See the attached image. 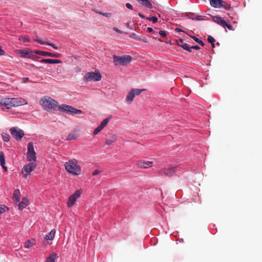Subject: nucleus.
Returning <instances> with one entry per match:
<instances>
[{
  "mask_svg": "<svg viewBox=\"0 0 262 262\" xmlns=\"http://www.w3.org/2000/svg\"><path fill=\"white\" fill-rule=\"evenodd\" d=\"M10 133L17 141H21L25 134L24 131L17 127H13L10 129Z\"/></svg>",
  "mask_w": 262,
  "mask_h": 262,
  "instance_id": "0eeeda50",
  "label": "nucleus"
},
{
  "mask_svg": "<svg viewBox=\"0 0 262 262\" xmlns=\"http://www.w3.org/2000/svg\"><path fill=\"white\" fill-rule=\"evenodd\" d=\"M191 49H195V50H199L200 49V48L198 46L196 45V46H193L191 47L190 50Z\"/></svg>",
  "mask_w": 262,
  "mask_h": 262,
  "instance_id": "49530a36",
  "label": "nucleus"
},
{
  "mask_svg": "<svg viewBox=\"0 0 262 262\" xmlns=\"http://www.w3.org/2000/svg\"><path fill=\"white\" fill-rule=\"evenodd\" d=\"M213 20L214 22L221 25L223 26V24H225V20L223 19L221 17L214 16L213 17Z\"/></svg>",
  "mask_w": 262,
  "mask_h": 262,
  "instance_id": "a878e982",
  "label": "nucleus"
},
{
  "mask_svg": "<svg viewBox=\"0 0 262 262\" xmlns=\"http://www.w3.org/2000/svg\"><path fill=\"white\" fill-rule=\"evenodd\" d=\"M8 208L5 205H0V214L8 210Z\"/></svg>",
  "mask_w": 262,
  "mask_h": 262,
  "instance_id": "c756f323",
  "label": "nucleus"
},
{
  "mask_svg": "<svg viewBox=\"0 0 262 262\" xmlns=\"http://www.w3.org/2000/svg\"><path fill=\"white\" fill-rule=\"evenodd\" d=\"M159 34L162 37H165L166 36V33L164 31L160 30L159 31Z\"/></svg>",
  "mask_w": 262,
  "mask_h": 262,
  "instance_id": "37998d69",
  "label": "nucleus"
},
{
  "mask_svg": "<svg viewBox=\"0 0 262 262\" xmlns=\"http://www.w3.org/2000/svg\"><path fill=\"white\" fill-rule=\"evenodd\" d=\"M175 31H176V32H183V31L181 29H180L179 28H176L175 29Z\"/></svg>",
  "mask_w": 262,
  "mask_h": 262,
  "instance_id": "864d4df0",
  "label": "nucleus"
},
{
  "mask_svg": "<svg viewBox=\"0 0 262 262\" xmlns=\"http://www.w3.org/2000/svg\"><path fill=\"white\" fill-rule=\"evenodd\" d=\"M211 46H212V47L213 48H214L215 47V45H214V43H213V44H211Z\"/></svg>",
  "mask_w": 262,
  "mask_h": 262,
  "instance_id": "4d7b16f0",
  "label": "nucleus"
},
{
  "mask_svg": "<svg viewBox=\"0 0 262 262\" xmlns=\"http://www.w3.org/2000/svg\"><path fill=\"white\" fill-rule=\"evenodd\" d=\"M147 19L150 21H152L153 23H156L158 21V18L156 16H152L150 17H147Z\"/></svg>",
  "mask_w": 262,
  "mask_h": 262,
  "instance_id": "c9c22d12",
  "label": "nucleus"
},
{
  "mask_svg": "<svg viewBox=\"0 0 262 262\" xmlns=\"http://www.w3.org/2000/svg\"><path fill=\"white\" fill-rule=\"evenodd\" d=\"M113 58L115 66H126L133 59L131 56L125 55L122 56H118L117 55H113Z\"/></svg>",
  "mask_w": 262,
  "mask_h": 262,
  "instance_id": "7ed1b4c3",
  "label": "nucleus"
},
{
  "mask_svg": "<svg viewBox=\"0 0 262 262\" xmlns=\"http://www.w3.org/2000/svg\"><path fill=\"white\" fill-rule=\"evenodd\" d=\"M11 100L12 107L28 104L27 101L21 98H11Z\"/></svg>",
  "mask_w": 262,
  "mask_h": 262,
  "instance_id": "f8f14e48",
  "label": "nucleus"
},
{
  "mask_svg": "<svg viewBox=\"0 0 262 262\" xmlns=\"http://www.w3.org/2000/svg\"><path fill=\"white\" fill-rule=\"evenodd\" d=\"M101 79V75L99 72H88L83 77V79L86 82L98 81Z\"/></svg>",
  "mask_w": 262,
  "mask_h": 262,
  "instance_id": "20e7f679",
  "label": "nucleus"
},
{
  "mask_svg": "<svg viewBox=\"0 0 262 262\" xmlns=\"http://www.w3.org/2000/svg\"><path fill=\"white\" fill-rule=\"evenodd\" d=\"M66 170L75 176L79 175L81 172V167L78 164L77 161L73 159L69 160L64 164Z\"/></svg>",
  "mask_w": 262,
  "mask_h": 262,
  "instance_id": "f257e3e1",
  "label": "nucleus"
},
{
  "mask_svg": "<svg viewBox=\"0 0 262 262\" xmlns=\"http://www.w3.org/2000/svg\"><path fill=\"white\" fill-rule=\"evenodd\" d=\"M191 16H190V17H193V16L194 15V14H191Z\"/></svg>",
  "mask_w": 262,
  "mask_h": 262,
  "instance_id": "bf43d9fd",
  "label": "nucleus"
},
{
  "mask_svg": "<svg viewBox=\"0 0 262 262\" xmlns=\"http://www.w3.org/2000/svg\"><path fill=\"white\" fill-rule=\"evenodd\" d=\"M102 129V128L99 125L94 129L93 132L94 135H96L98 134Z\"/></svg>",
  "mask_w": 262,
  "mask_h": 262,
  "instance_id": "f704fd0d",
  "label": "nucleus"
},
{
  "mask_svg": "<svg viewBox=\"0 0 262 262\" xmlns=\"http://www.w3.org/2000/svg\"><path fill=\"white\" fill-rule=\"evenodd\" d=\"M35 41L39 43L41 45H47L50 46H51L52 47H53L54 49H55L56 50L58 49V48L56 45H55L54 43H50V42H47V41H43L40 39H36L35 40Z\"/></svg>",
  "mask_w": 262,
  "mask_h": 262,
  "instance_id": "412c9836",
  "label": "nucleus"
},
{
  "mask_svg": "<svg viewBox=\"0 0 262 262\" xmlns=\"http://www.w3.org/2000/svg\"><path fill=\"white\" fill-rule=\"evenodd\" d=\"M176 167L173 166H169L168 167L161 168L159 171V173L160 174H164L166 176L171 177L175 173Z\"/></svg>",
  "mask_w": 262,
  "mask_h": 262,
  "instance_id": "9d476101",
  "label": "nucleus"
},
{
  "mask_svg": "<svg viewBox=\"0 0 262 262\" xmlns=\"http://www.w3.org/2000/svg\"><path fill=\"white\" fill-rule=\"evenodd\" d=\"M81 194V190L80 189H78L69 197L68 201L69 207H71L75 204L76 200L79 198Z\"/></svg>",
  "mask_w": 262,
  "mask_h": 262,
  "instance_id": "9b49d317",
  "label": "nucleus"
},
{
  "mask_svg": "<svg viewBox=\"0 0 262 262\" xmlns=\"http://www.w3.org/2000/svg\"><path fill=\"white\" fill-rule=\"evenodd\" d=\"M191 16H190V17H193V16L194 15V14H191Z\"/></svg>",
  "mask_w": 262,
  "mask_h": 262,
  "instance_id": "13d9d810",
  "label": "nucleus"
},
{
  "mask_svg": "<svg viewBox=\"0 0 262 262\" xmlns=\"http://www.w3.org/2000/svg\"><path fill=\"white\" fill-rule=\"evenodd\" d=\"M176 41L179 47H181L180 45H182V44L184 43L182 39H180L179 40H176Z\"/></svg>",
  "mask_w": 262,
  "mask_h": 262,
  "instance_id": "a19ab883",
  "label": "nucleus"
},
{
  "mask_svg": "<svg viewBox=\"0 0 262 262\" xmlns=\"http://www.w3.org/2000/svg\"><path fill=\"white\" fill-rule=\"evenodd\" d=\"M5 54V51L2 49V47L0 46V55H3Z\"/></svg>",
  "mask_w": 262,
  "mask_h": 262,
  "instance_id": "3c124183",
  "label": "nucleus"
},
{
  "mask_svg": "<svg viewBox=\"0 0 262 262\" xmlns=\"http://www.w3.org/2000/svg\"><path fill=\"white\" fill-rule=\"evenodd\" d=\"M18 52L22 57L29 58H32L34 56V53H35L34 51L31 50H19Z\"/></svg>",
  "mask_w": 262,
  "mask_h": 262,
  "instance_id": "2eb2a0df",
  "label": "nucleus"
},
{
  "mask_svg": "<svg viewBox=\"0 0 262 262\" xmlns=\"http://www.w3.org/2000/svg\"><path fill=\"white\" fill-rule=\"evenodd\" d=\"M101 172V171H100V170H99L97 169V170H95L93 172V173H92V175H93V176H96V175H97V174H98L100 173Z\"/></svg>",
  "mask_w": 262,
  "mask_h": 262,
  "instance_id": "79ce46f5",
  "label": "nucleus"
},
{
  "mask_svg": "<svg viewBox=\"0 0 262 262\" xmlns=\"http://www.w3.org/2000/svg\"><path fill=\"white\" fill-rule=\"evenodd\" d=\"M40 62L41 63H47L50 64L53 63H60L62 62L61 60L58 59H42Z\"/></svg>",
  "mask_w": 262,
  "mask_h": 262,
  "instance_id": "a211bd4d",
  "label": "nucleus"
},
{
  "mask_svg": "<svg viewBox=\"0 0 262 262\" xmlns=\"http://www.w3.org/2000/svg\"><path fill=\"white\" fill-rule=\"evenodd\" d=\"M5 106L9 109L12 107L11 98H4L0 99V107Z\"/></svg>",
  "mask_w": 262,
  "mask_h": 262,
  "instance_id": "4468645a",
  "label": "nucleus"
},
{
  "mask_svg": "<svg viewBox=\"0 0 262 262\" xmlns=\"http://www.w3.org/2000/svg\"><path fill=\"white\" fill-rule=\"evenodd\" d=\"M34 53L36 54L40 55L43 56H49L56 58H59L61 57V54L59 53H52L51 52L41 51L38 50H35Z\"/></svg>",
  "mask_w": 262,
  "mask_h": 262,
  "instance_id": "ddd939ff",
  "label": "nucleus"
},
{
  "mask_svg": "<svg viewBox=\"0 0 262 262\" xmlns=\"http://www.w3.org/2000/svg\"><path fill=\"white\" fill-rule=\"evenodd\" d=\"M27 205L28 199L24 197L22 199L21 202H20L18 205V209L20 210H22L24 208H25Z\"/></svg>",
  "mask_w": 262,
  "mask_h": 262,
  "instance_id": "aec40b11",
  "label": "nucleus"
},
{
  "mask_svg": "<svg viewBox=\"0 0 262 262\" xmlns=\"http://www.w3.org/2000/svg\"><path fill=\"white\" fill-rule=\"evenodd\" d=\"M117 136L113 135L110 139H107L105 141V144L107 145H112L117 141Z\"/></svg>",
  "mask_w": 262,
  "mask_h": 262,
  "instance_id": "5701e85b",
  "label": "nucleus"
},
{
  "mask_svg": "<svg viewBox=\"0 0 262 262\" xmlns=\"http://www.w3.org/2000/svg\"><path fill=\"white\" fill-rule=\"evenodd\" d=\"M223 3V0H210L211 6L216 8H221Z\"/></svg>",
  "mask_w": 262,
  "mask_h": 262,
  "instance_id": "f3484780",
  "label": "nucleus"
},
{
  "mask_svg": "<svg viewBox=\"0 0 262 262\" xmlns=\"http://www.w3.org/2000/svg\"><path fill=\"white\" fill-rule=\"evenodd\" d=\"M138 15H139L140 17H141V18H145V16H144L143 14H141V13H139V14H138Z\"/></svg>",
  "mask_w": 262,
  "mask_h": 262,
  "instance_id": "5fc2aeb1",
  "label": "nucleus"
},
{
  "mask_svg": "<svg viewBox=\"0 0 262 262\" xmlns=\"http://www.w3.org/2000/svg\"><path fill=\"white\" fill-rule=\"evenodd\" d=\"M208 41L211 44H213L215 41L214 38L211 36H208L207 38Z\"/></svg>",
  "mask_w": 262,
  "mask_h": 262,
  "instance_id": "4c0bfd02",
  "label": "nucleus"
},
{
  "mask_svg": "<svg viewBox=\"0 0 262 262\" xmlns=\"http://www.w3.org/2000/svg\"><path fill=\"white\" fill-rule=\"evenodd\" d=\"M100 14H101V15H103V16L107 17H109L111 16V14L110 13H100Z\"/></svg>",
  "mask_w": 262,
  "mask_h": 262,
  "instance_id": "c03bdc74",
  "label": "nucleus"
},
{
  "mask_svg": "<svg viewBox=\"0 0 262 262\" xmlns=\"http://www.w3.org/2000/svg\"><path fill=\"white\" fill-rule=\"evenodd\" d=\"M36 167V164L34 163H30L24 166L22 172L24 174V177L27 178L28 175L30 174V173L34 170Z\"/></svg>",
  "mask_w": 262,
  "mask_h": 262,
  "instance_id": "1a4fd4ad",
  "label": "nucleus"
},
{
  "mask_svg": "<svg viewBox=\"0 0 262 262\" xmlns=\"http://www.w3.org/2000/svg\"><path fill=\"white\" fill-rule=\"evenodd\" d=\"M78 137V134L77 133H71L67 138V140L70 141L76 139Z\"/></svg>",
  "mask_w": 262,
  "mask_h": 262,
  "instance_id": "cd10ccee",
  "label": "nucleus"
},
{
  "mask_svg": "<svg viewBox=\"0 0 262 262\" xmlns=\"http://www.w3.org/2000/svg\"><path fill=\"white\" fill-rule=\"evenodd\" d=\"M126 7L128 8V9H133V6L132 5L129 4V3H126Z\"/></svg>",
  "mask_w": 262,
  "mask_h": 262,
  "instance_id": "a18cd8bd",
  "label": "nucleus"
},
{
  "mask_svg": "<svg viewBox=\"0 0 262 262\" xmlns=\"http://www.w3.org/2000/svg\"><path fill=\"white\" fill-rule=\"evenodd\" d=\"M227 27V28L230 30H233V28L230 24H228L227 21L225 20V24H223V27Z\"/></svg>",
  "mask_w": 262,
  "mask_h": 262,
  "instance_id": "72a5a7b5",
  "label": "nucleus"
},
{
  "mask_svg": "<svg viewBox=\"0 0 262 262\" xmlns=\"http://www.w3.org/2000/svg\"><path fill=\"white\" fill-rule=\"evenodd\" d=\"M181 47H182L183 49L187 50V51L191 52V50H190V47H189L188 45V44L184 43L183 44H182V45H180Z\"/></svg>",
  "mask_w": 262,
  "mask_h": 262,
  "instance_id": "2f4dec72",
  "label": "nucleus"
},
{
  "mask_svg": "<svg viewBox=\"0 0 262 262\" xmlns=\"http://www.w3.org/2000/svg\"><path fill=\"white\" fill-rule=\"evenodd\" d=\"M29 80V78L27 77V78H24V82H26V81H28Z\"/></svg>",
  "mask_w": 262,
  "mask_h": 262,
  "instance_id": "6e6d98bb",
  "label": "nucleus"
},
{
  "mask_svg": "<svg viewBox=\"0 0 262 262\" xmlns=\"http://www.w3.org/2000/svg\"><path fill=\"white\" fill-rule=\"evenodd\" d=\"M22 40L24 41H29V39L28 37H22Z\"/></svg>",
  "mask_w": 262,
  "mask_h": 262,
  "instance_id": "8fccbe9b",
  "label": "nucleus"
},
{
  "mask_svg": "<svg viewBox=\"0 0 262 262\" xmlns=\"http://www.w3.org/2000/svg\"><path fill=\"white\" fill-rule=\"evenodd\" d=\"M40 104L46 111H50L52 109L55 110L58 106V102L50 97H44L40 100Z\"/></svg>",
  "mask_w": 262,
  "mask_h": 262,
  "instance_id": "f03ea898",
  "label": "nucleus"
},
{
  "mask_svg": "<svg viewBox=\"0 0 262 262\" xmlns=\"http://www.w3.org/2000/svg\"><path fill=\"white\" fill-rule=\"evenodd\" d=\"M55 230L54 229L52 230L50 233L46 234L45 238L46 239L51 241L54 238V237L55 236Z\"/></svg>",
  "mask_w": 262,
  "mask_h": 262,
  "instance_id": "393cba45",
  "label": "nucleus"
},
{
  "mask_svg": "<svg viewBox=\"0 0 262 262\" xmlns=\"http://www.w3.org/2000/svg\"><path fill=\"white\" fill-rule=\"evenodd\" d=\"M110 121V118L107 117L104 119L100 124V126L103 129L108 123Z\"/></svg>",
  "mask_w": 262,
  "mask_h": 262,
  "instance_id": "c85d7f7f",
  "label": "nucleus"
},
{
  "mask_svg": "<svg viewBox=\"0 0 262 262\" xmlns=\"http://www.w3.org/2000/svg\"><path fill=\"white\" fill-rule=\"evenodd\" d=\"M222 7L224 8L226 10H228L231 8L230 6L224 1Z\"/></svg>",
  "mask_w": 262,
  "mask_h": 262,
  "instance_id": "58836bf2",
  "label": "nucleus"
},
{
  "mask_svg": "<svg viewBox=\"0 0 262 262\" xmlns=\"http://www.w3.org/2000/svg\"><path fill=\"white\" fill-rule=\"evenodd\" d=\"M129 37L130 38H134V39H135L136 40H139V39H140V36L137 35V34L134 33H131L129 35Z\"/></svg>",
  "mask_w": 262,
  "mask_h": 262,
  "instance_id": "e433bc0d",
  "label": "nucleus"
},
{
  "mask_svg": "<svg viewBox=\"0 0 262 262\" xmlns=\"http://www.w3.org/2000/svg\"><path fill=\"white\" fill-rule=\"evenodd\" d=\"M147 31L149 33H151V32H154L153 29L150 27L147 28Z\"/></svg>",
  "mask_w": 262,
  "mask_h": 262,
  "instance_id": "603ef678",
  "label": "nucleus"
},
{
  "mask_svg": "<svg viewBox=\"0 0 262 262\" xmlns=\"http://www.w3.org/2000/svg\"><path fill=\"white\" fill-rule=\"evenodd\" d=\"M145 91V89H132L128 93L126 97V101L128 103H131L134 99L135 96H138Z\"/></svg>",
  "mask_w": 262,
  "mask_h": 262,
  "instance_id": "423d86ee",
  "label": "nucleus"
},
{
  "mask_svg": "<svg viewBox=\"0 0 262 262\" xmlns=\"http://www.w3.org/2000/svg\"><path fill=\"white\" fill-rule=\"evenodd\" d=\"M13 200L16 203L20 201V191L18 189H15L13 192Z\"/></svg>",
  "mask_w": 262,
  "mask_h": 262,
  "instance_id": "4be33fe9",
  "label": "nucleus"
},
{
  "mask_svg": "<svg viewBox=\"0 0 262 262\" xmlns=\"http://www.w3.org/2000/svg\"><path fill=\"white\" fill-rule=\"evenodd\" d=\"M139 40L143 41L144 42H148L147 39L145 37H144L143 36H140V39H139Z\"/></svg>",
  "mask_w": 262,
  "mask_h": 262,
  "instance_id": "ea45409f",
  "label": "nucleus"
},
{
  "mask_svg": "<svg viewBox=\"0 0 262 262\" xmlns=\"http://www.w3.org/2000/svg\"><path fill=\"white\" fill-rule=\"evenodd\" d=\"M137 165L139 167L142 168H147L152 166L153 162L151 161L141 160L137 162Z\"/></svg>",
  "mask_w": 262,
  "mask_h": 262,
  "instance_id": "dca6fc26",
  "label": "nucleus"
},
{
  "mask_svg": "<svg viewBox=\"0 0 262 262\" xmlns=\"http://www.w3.org/2000/svg\"><path fill=\"white\" fill-rule=\"evenodd\" d=\"M0 164L5 170L7 171V167L5 166V158L3 151H0Z\"/></svg>",
  "mask_w": 262,
  "mask_h": 262,
  "instance_id": "6ab92c4d",
  "label": "nucleus"
},
{
  "mask_svg": "<svg viewBox=\"0 0 262 262\" xmlns=\"http://www.w3.org/2000/svg\"><path fill=\"white\" fill-rule=\"evenodd\" d=\"M56 256V254L53 253L51 254L49 257L47 258L46 262H55V260Z\"/></svg>",
  "mask_w": 262,
  "mask_h": 262,
  "instance_id": "bb28decb",
  "label": "nucleus"
},
{
  "mask_svg": "<svg viewBox=\"0 0 262 262\" xmlns=\"http://www.w3.org/2000/svg\"><path fill=\"white\" fill-rule=\"evenodd\" d=\"M58 107L59 111L63 112H67L71 114H79L82 113L81 110L76 109L71 105L64 104L60 105Z\"/></svg>",
  "mask_w": 262,
  "mask_h": 262,
  "instance_id": "39448f33",
  "label": "nucleus"
},
{
  "mask_svg": "<svg viewBox=\"0 0 262 262\" xmlns=\"http://www.w3.org/2000/svg\"><path fill=\"white\" fill-rule=\"evenodd\" d=\"M191 38L194 40H195L196 42H197L201 46H204V43L203 42V41H202L201 40L199 39L198 38H197V37H196L195 36H192Z\"/></svg>",
  "mask_w": 262,
  "mask_h": 262,
  "instance_id": "473e14b6",
  "label": "nucleus"
},
{
  "mask_svg": "<svg viewBox=\"0 0 262 262\" xmlns=\"http://www.w3.org/2000/svg\"><path fill=\"white\" fill-rule=\"evenodd\" d=\"M24 244V246L26 248H29L36 244V241L34 239H29L26 241Z\"/></svg>",
  "mask_w": 262,
  "mask_h": 262,
  "instance_id": "b1692460",
  "label": "nucleus"
},
{
  "mask_svg": "<svg viewBox=\"0 0 262 262\" xmlns=\"http://www.w3.org/2000/svg\"><path fill=\"white\" fill-rule=\"evenodd\" d=\"M27 159L29 161H36V152L34 150L33 143L29 142L27 145Z\"/></svg>",
  "mask_w": 262,
  "mask_h": 262,
  "instance_id": "6e6552de",
  "label": "nucleus"
},
{
  "mask_svg": "<svg viewBox=\"0 0 262 262\" xmlns=\"http://www.w3.org/2000/svg\"><path fill=\"white\" fill-rule=\"evenodd\" d=\"M191 16H190V17H193V16L194 15V14H191Z\"/></svg>",
  "mask_w": 262,
  "mask_h": 262,
  "instance_id": "052dcab7",
  "label": "nucleus"
},
{
  "mask_svg": "<svg viewBox=\"0 0 262 262\" xmlns=\"http://www.w3.org/2000/svg\"><path fill=\"white\" fill-rule=\"evenodd\" d=\"M192 19H195L198 20H201V16H200V15H195V17H192Z\"/></svg>",
  "mask_w": 262,
  "mask_h": 262,
  "instance_id": "de8ad7c7",
  "label": "nucleus"
},
{
  "mask_svg": "<svg viewBox=\"0 0 262 262\" xmlns=\"http://www.w3.org/2000/svg\"><path fill=\"white\" fill-rule=\"evenodd\" d=\"M113 30L119 33H122V32L120 31L119 29H118L117 28L114 27L113 28Z\"/></svg>",
  "mask_w": 262,
  "mask_h": 262,
  "instance_id": "09e8293b",
  "label": "nucleus"
},
{
  "mask_svg": "<svg viewBox=\"0 0 262 262\" xmlns=\"http://www.w3.org/2000/svg\"><path fill=\"white\" fill-rule=\"evenodd\" d=\"M216 44H217V45H220V43H219V42H217Z\"/></svg>",
  "mask_w": 262,
  "mask_h": 262,
  "instance_id": "680f3d73",
  "label": "nucleus"
},
{
  "mask_svg": "<svg viewBox=\"0 0 262 262\" xmlns=\"http://www.w3.org/2000/svg\"><path fill=\"white\" fill-rule=\"evenodd\" d=\"M2 138L5 142H8L10 140V136L6 133L2 134Z\"/></svg>",
  "mask_w": 262,
  "mask_h": 262,
  "instance_id": "7c9ffc66",
  "label": "nucleus"
}]
</instances>
